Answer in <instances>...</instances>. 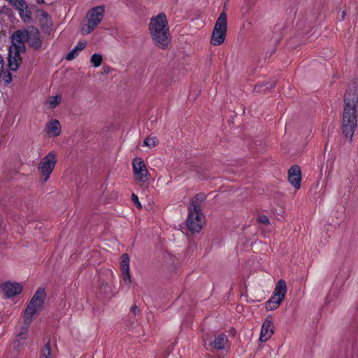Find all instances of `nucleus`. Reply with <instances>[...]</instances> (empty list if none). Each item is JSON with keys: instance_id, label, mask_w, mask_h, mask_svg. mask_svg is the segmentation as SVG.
<instances>
[{"instance_id": "nucleus-1", "label": "nucleus", "mask_w": 358, "mask_h": 358, "mask_svg": "<svg viewBox=\"0 0 358 358\" xmlns=\"http://www.w3.org/2000/svg\"><path fill=\"white\" fill-rule=\"evenodd\" d=\"M149 29L156 45L161 49L167 48L171 38L166 15L161 13L151 18Z\"/></svg>"}, {"instance_id": "nucleus-2", "label": "nucleus", "mask_w": 358, "mask_h": 358, "mask_svg": "<svg viewBox=\"0 0 358 358\" xmlns=\"http://www.w3.org/2000/svg\"><path fill=\"white\" fill-rule=\"evenodd\" d=\"M12 44L9 48L8 67L10 71H16L21 63V53L25 52L24 42L29 40V31L22 29L15 31L11 37Z\"/></svg>"}, {"instance_id": "nucleus-3", "label": "nucleus", "mask_w": 358, "mask_h": 358, "mask_svg": "<svg viewBox=\"0 0 358 358\" xmlns=\"http://www.w3.org/2000/svg\"><path fill=\"white\" fill-rule=\"evenodd\" d=\"M205 199L204 194H198L192 199L189 203L187 226L192 233L199 232L203 227L204 217L201 213V204Z\"/></svg>"}, {"instance_id": "nucleus-4", "label": "nucleus", "mask_w": 358, "mask_h": 358, "mask_svg": "<svg viewBox=\"0 0 358 358\" xmlns=\"http://www.w3.org/2000/svg\"><path fill=\"white\" fill-rule=\"evenodd\" d=\"M46 293L43 288H38L29 303L24 315L25 324H29L33 317L42 309Z\"/></svg>"}, {"instance_id": "nucleus-5", "label": "nucleus", "mask_w": 358, "mask_h": 358, "mask_svg": "<svg viewBox=\"0 0 358 358\" xmlns=\"http://www.w3.org/2000/svg\"><path fill=\"white\" fill-rule=\"evenodd\" d=\"M46 293L43 288H38L29 303L24 315L25 324H29L33 317L42 309Z\"/></svg>"}, {"instance_id": "nucleus-6", "label": "nucleus", "mask_w": 358, "mask_h": 358, "mask_svg": "<svg viewBox=\"0 0 358 358\" xmlns=\"http://www.w3.org/2000/svg\"><path fill=\"white\" fill-rule=\"evenodd\" d=\"M46 293L43 288H38L29 303L24 315L25 324H29L33 317L42 309Z\"/></svg>"}, {"instance_id": "nucleus-7", "label": "nucleus", "mask_w": 358, "mask_h": 358, "mask_svg": "<svg viewBox=\"0 0 358 358\" xmlns=\"http://www.w3.org/2000/svg\"><path fill=\"white\" fill-rule=\"evenodd\" d=\"M357 127V107L344 106L343 113V133L352 139Z\"/></svg>"}, {"instance_id": "nucleus-8", "label": "nucleus", "mask_w": 358, "mask_h": 358, "mask_svg": "<svg viewBox=\"0 0 358 358\" xmlns=\"http://www.w3.org/2000/svg\"><path fill=\"white\" fill-rule=\"evenodd\" d=\"M227 29V16L224 12H222L217 18L213 28L210 44L216 46L222 44L225 40Z\"/></svg>"}, {"instance_id": "nucleus-9", "label": "nucleus", "mask_w": 358, "mask_h": 358, "mask_svg": "<svg viewBox=\"0 0 358 358\" xmlns=\"http://www.w3.org/2000/svg\"><path fill=\"white\" fill-rule=\"evenodd\" d=\"M57 162V154L54 151L49 152L47 155L41 159L38 165V170L41 174L44 182L50 178Z\"/></svg>"}, {"instance_id": "nucleus-10", "label": "nucleus", "mask_w": 358, "mask_h": 358, "mask_svg": "<svg viewBox=\"0 0 358 358\" xmlns=\"http://www.w3.org/2000/svg\"><path fill=\"white\" fill-rule=\"evenodd\" d=\"M132 170L134 180L138 182L139 185H143L148 181L150 174L142 158L135 157L133 159Z\"/></svg>"}, {"instance_id": "nucleus-11", "label": "nucleus", "mask_w": 358, "mask_h": 358, "mask_svg": "<svg viewBox=\"0 0 358 358\" xmlns=\"http://www.w3.org/2000/svg\"><path fill=\"white\" fill-rule=\"evenodd\" d=\"M104 7L96 6L92 8L87 13L88 22L82 28L84 34H88L93 31L97 25L101 22L104 15Z\"/></svg>"}, {"instance_id": "nucleus-12", "label": "nucleus", "mask_w": 358, "mask_h": 358, "mask_svg": "<svg viewBox=\"0 0 358 358\" xmlns=\"http://www.w3.org/2000/svg\"><path fill=\"white\" fill-rule=\"evenodd\" d=\"M8 3L17 10L18 14L23 22H29L31 19V12L29 9L24 0H7Z\"/></svg>"}, {"instance_id": "nucleus-13", "label": "nucleus", "mask_w": 358, "mask_h": 358, "mask_svg": "<svg viewBox=\"0 0 358 358\" xmlns=\"http://www.w3.org/2000/svg\"><path fill=\"white\" fill-rule=\"evenodd\" d=\"M129 257L126 253L121 256L120 268L122 272V287L128 290L131 287V275L129 271Z\"/></svg>"}, {"instance_id": "nucleus-14", "label": "nucleus", "mask_w": 358, "mask_h": 358, "mask_svg": "<svg viewBox=\"0 0 358 358\" xmlns=\"http://www.w3.org/2000/svg\"><path fill=\"white\" fill-rule=\"evenodd\" d=\"M274 334V324L271 316H268L264 321L259 334V341L266 342L271 338Z\"/></svg>"}, {"instance_id": "nucleus-15", "label": "nucleus", "mask_w": 358, "mask_h": 358, "mask_svg": "<svg viewBox=\"0 0 358 358\" xmlns=\"http://www.w3.org/2000/svg\"><path fill=\"white\" fill-rule=\"evenodd\" d=\"M288 180L289 183L296 189H299L301 187V173L299 166H292L288 171Z\"/></svg>"}, {"instance_id": "nucleus-16", "label": "nucleus", "mask_w": 358, "mask_h": 358, "mask_svg": "<svg viewBox=\"0 0 358 358\" xmlns=\"http://www.w3.org/2000/svg\"><path fill=\"white\" fill-rule=\"evenodd\" d=\"M22 289L20 284L15 282H6L2 285L3 292L7 298H11L19 294Z\"/></svg>"}, {"instance_id": "nucleus-17", "label": "nucleus", "mask_w": 358, "mask_h": 358, "mask_svg": "<svg viewBox=\"0 0 358 358\" xmlns=\"http://www.w3.org/2000/svg\"><path fill=\"white\" fill-rule=\"evenodd\" d=\"M358 102V88L357 87H350L345 95L344 106L357 107Z\"/></svg>"}, {"instance_id": "nucleus-18", "label": "nucleus", "mask_w": 358, "mask_h": 358, "mask_svg": "<svg viewBox=\"0 0 358 358\" xmlns=\"http://www.w3.org/2000/svg\"><path fill=\"white\" fill-rule=\"evenodd\" d=\"M209 346L213 349L224 350L229 347V340L225 334H220L215 336L213 341L209 343Z\"/></svg>"}, {"instance_id": "nucleus-19", "label": "nucleus", "mask_w": 358, "mask_h": 358, "mask_svg": "<svg viewBox=\"0 0 358 358\" xmlns=\"http://www.w3.org/2000/svg\"><path fill=\"white\" fill-rule=\"evenodd\" d=\"M46 133L49 137H56L61 134V125L57 120H52L47 123Z\"/></svg>"}, {"instance_id": "nucleus-20", "label": "nucleus", "mask_w": 358, "mask_h": 358, "mask_svg": "<svg viewBox=\"0 0 358 358\" xmlns=\"http://www.w3.org/2000/svg\"><path fill=\"white\" fill-rule=\"evenodd\" d=\"M287 290L286 282L284 280L280 279L278 281L272 296L283 301L285 297Z\"/></svg>"}, {"instance_id": "nucleus-21", "label": "nucleus", "mask_w": 358, "mask_h": 358, "mask_svg": "<svg viewBox=\"0 0 358 358\" xmlns=\"http://www.w3.org/2000/svg\"><path fill=\"white\" fill-rule=\"evenodd\" d=\"M29 324H25V327H23L22 331L16 336L13 345L17 350H20L25 344Z\"/></svg>"}, {"instance_id": "nucleus-22", "label": "nucleus", "mask_w": 358, "mask_h": 358, "mask_svg": "<svg viewBox=\"0 0 358 358\" xmlns=\"http://www.w3.org/2000/svg\"><path fill=\"white\" fill-rule=\"evenodd\" d=\"M0 78L5 83H10L12 80L11 73L5 69V63L3 57L0 55Z\"/></svg>"}, {"instance_id": "nucleus-23", "label": "nucleus", "mask_w": 358, "mask_h": 358, "mask_svg": "<svg viewBox=\"0 0 358 358\" xmlns=\"http://www.w3.org/2000/svg\"><path fill=\"white\" fill-rule=\"evenodd\" d=\"M86 45V43L83 41H80L66 55V59L71 61L75 59L79 54V52L83 50Z\"/></svg>"}, {"instance_id": "nucleus-24", "label": "nucleus", "mask_w": 358, "mask_h": 358, "mask_svg": "<svg viewBox=\"0 0 358 358\" xmlns=\"http://www.w3.org/2000/svg\"><path fill=\"white\" fill-rule=\"evenodd\" d=\"M62 101V96L60 94L50 96L45 102V105L48 108H55Z\"/></svg>"}, {"instance_id": "nucleus-25", "label": "nucleus", "mask_w": 358, "mask_h": 358, "mask_svg": "<svg viewBox=\"0 0 358 358\" xmlns=\"http://www.w3.org/2000/svg\"><path fill=\"white\" fill-rule=\"evenodd\" d=\"M282 301L280 299L271 296V299L266 301L265 308L268 311L274 310L279 307Z\"/></svg>"}, {"instance_id": "nucleus-26", "label": "nucleus", "mask_w": 358, "mask_h": 358, "mask_svg": "<svg viewBox=\"0 0 358 358\" xmlns=\"http://www.w3.org/2000/svg\"><path fill=\"white\" fill-rule=\"evenodd\" d=\"M100 292L104 295L110 296L113 295V287L111 285L108 283H102L99 287Z\"/></svg>"}, {"instance_id": "nucleus-27", "label": "nucleus", "mask_w": 358, "mask_h": 358, "mask_svg": "<svg viewBox=\"0 0 358 358\" xmlns=\"http://www.w3.org/2000/svg\"><path fill=\"white\" fill-rule=\"evenodd\" d=\"M159 143V141L156 137H147L143 141V146L148 147L150 148L157 146Z\"/></svg>"}, {"instance_id": "nucleus-28", "label": "nucleus", "mask_w": 358, "mask_h": 358, "mask_svg": "<svg viewBox=\"0 0 358 358\" xmlns=\"http://www.w3.org/2000/svg\"><path fill=\"white\" fill-rule=\"evenodd\" d=\"M103 61L101 55L94 53L91 56L90 62L94 67H99Z\"/></svg>"}, {"instance_id": "nucleus-29", "label": "nucleus", "mask_w": 358, "mask_h": 358, "mask_svg": "<svg viewBox=\"0 0 358 358\" xmlns=\"http://www.w3.org/2000/svg\"><path fill=\"white\" fill-rule=\"evenodd\" d=\"M29 43L30 45L36 49H38L41 45V42L37 36H34L33 38L29 36Z\"/></svg>"}, {"instance_id": "nucleus-30", "label": "nucleus", "mask_w": 358, "mask_h": 358, "mask_svg": "<svg viewBox=\"0 0 358 358\" xmlns=\"http://www.w3.org/2000/svg\"><path fill=\"white\" fill-rule=\"evenodd\" d=\"M41 358H52L50 343H47L42 350Z\"/></svg>"}, {"instance_id": "nucleus-31", "label": "nucleus", "mask_w": 358, "mask_h": 358, "mask_svg": "<svg viewBox=\"0 0 358 358\" xmlns=\"http://www.w3.org/2000/svg\"><path fill=\"white\" fill-rule=\"evenodd\" d=\"M131 200L132 201L135 203L136 206L138 208V209H141L142 208V206L138 200V197L137 196L136 194H131Z\"/></svg>"}, {"instance_id": "nucleus-32", "label": "nucleus", "mask_w": 358, "mask_h": 358, "mask_svg": "<svg viewBox=\"0 0 358 358\" xmlns=\"http://www.w3.org/2000/svg\"><path fill=\"white\" fill-rule=\"evenodd\" d=\"M258 222L259 223L264 224H269V219L266 215H260L258 217Z\"/></svg>"}, {"instance_id": "nucleus-33", "label": "nucleus", "mask_w": 358, "mask_h": 358, "mask_svg": "<svg viewBox=\"0 0 358 358\" xmlns=\"http://www.w3.org/2000/svg\"><path fill=\"white\" fill-rule=\"evenodd\" d=\"M131 310L132 313H134V315H135L139 313V309L136 306H133L131 307Z\"/></svg>"}, {"instance_id": "nucleus-34", "label": "nucleus", "mask_w": 358, "mask_h": 358, "mask_svg": "<svg viewBox=\"0 0 358 358\" xmlns=\"http://www.w3.org/2000/svg\"><path fill=\"white\" fill-rule=\"evenodd\" d=\"M37 3H44V0H37Z\"/></svg>"}, {"instance_id": "nucleus-35", "label": "nucleus", "mask_w": 358, "mask_h": 358, "mask_svg": "<svg viewBox=\"0 0 358 358\" xmlns=\"http://www.w3.org/2000/svg\"><path fill=\"white\" fill-rule=\"evenodd\" d=\"M344 15H345V13L343 12V16H342V18H343V19L344 18Z\"/></svg>"}]
</instances>
